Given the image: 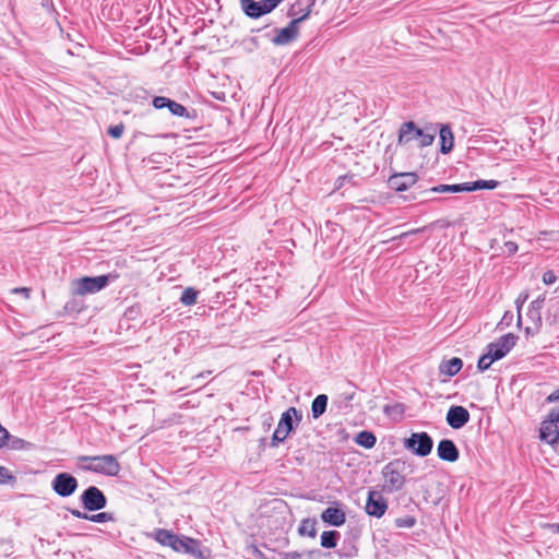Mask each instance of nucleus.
Segmentation results:
<instances>
[{
    "label": "nucleus",
    "instance_id": "obj_1",
    "mask_svg": "<svg viewBox=\"0 0 559 559\" xmlns=\"http://www.w3.org/2000/svg\"><path fill=\"white\" fill-rule=\"evenodd\" d=\"M381 473L384 478L383 491L393 493L404 488L406 477L414 473V465L405 459H395L384 465Z\"/></svg>",
    "mask_w": 559,
    "mask_h": 559
},
{
    "label": "nucleus",
    "instance_id": "obj_2",
    "mask_svg": "<svg viewBox=\"0 0 559 559\" xmlns=\"http://www.w3.org/2000/svg\"><path fill=\"white\" fill-rule=\"evenodd\" d=\"M438 127V124H429L425 128H418L414 121L403 122L399 130L397 143L407 145L416 140L419 147L430 146L435 141Z\"/></svg>",
    "mask_w": 559,
    "mask_h": 559
},
{
    "label": "nucleus",
    "instance_id": "obj_3",
    "mask_svg": "<svg viewBox=\"0 0 559 559\" xmlns=\"http://www.w3.org/2000/svg\"><path fill=\"white\" fill-rule=\"evenodd\" d=\"M78 462L81 469L106 476H117L121 469L117 457L111 454L81 455L78 457Z\"/></svg>",
    "mask_w": 559,
    "mask_h": 559
},
{
    "label": "nucleus",
    "instance_id": "obj_4",
    "mask_svg": "<svg viewBox=\"0 0 559 559\" xmlns=\"http://www.w3.org/2000/svg\"><path fill=\"white\" fill-rule=\"evenodd\" d=\"M302 419V414L299 409L292 406L285 411L277 424V427L272 436L271 447L275 448L280 443H283L288 436L295 430V427L299 425Z\"/></svg>",
    "mask_w": 559,
    "mask_h": 559
},
{
    "label": "nucleus",
    "instance_id": "obj_5",
    "mask_svg": "<svg viewBox=\"0 0 559 559\" xmlns=\"http://www.w3.org/2000/svg\"><path fill=\"white\" fill-rule=\"evenodd\" d=\"M499 186V182L497 180H477L474 182H463V183H455V185H439L435 186L429 190H423V194L427 193H444V192H451V193H459V192H472L476 190L487 189V190H493Z\"/></svg>",
    "mask_w": 559,
    "mask_h": 559
},
{
    "label": "nucleus",
    "instance_id": "obj_6",
    "mask_svg": "<svg viewBox=\"0 0 559 559\" xmlns=\"http://www.w3.org/2000/svg\"><path fill=\"white\" fill-rule=\"evenodd\" d=\"M117 276L112 274H104L99 276H84L73 281V294L84 296L87 294H96L104 289Z\"/></svg>",
    "mask_w": 559,
    "mask_h": 559
},
{
    "label": "nucleus",
    "instance_id": "obj_7",
    "mask_svg": "<svg viewBox=\"0 0 559 559\" xmlns=\"http://www.w3.org/2000/svg\"><path fill=\"white\" fill-rule=\"evenodd\" d=\"M312 5L313 2L307 7L301 16L293 19L286 27L275 29L276 35L272 43L276 46H285L294 41L299 35V24L310 15Z\"/></svg>",
    "mask_w": 559,
    "mask_h": 559
},
{
    "label": "nucleus",
    "instance_id": "obj_8",
    "mask_svg": "<svg viewBox=\"0 0 559 559\" xmlns=\"http://www.w3.org/2000/svg\"><path fill=\"white\" fill-rule=\"evenodd\" d=\"M404 447L418 456H427L431 453L433 441L427 432H413L404 440Z\"/></svg>",
    "mask_w": 559,
    "mask_h": 559
},
{
    "label": "nucleus",
    "instance_id": "obj_9",
    "mask_svg": "<svg viewBox=\"0 0 559 559\" xmlns=\"http://www.w3.org/2000/svg\"><path fill=\"white\" fill-rule=\"evenodd\" d=\"M519 337L513 333L500 336L495 342L486 346V350L491 355V360L503 358L516 344Z\"/></svg>",
    "mask_w": 559,
    "mask_h": 559
},
{
    "label": "nucleus",
    "instance_id": "obj_10",
    "mask_svg": "<svg viewBox=\"0 0 559 559\" xmlns=\"http://www.w3.org/2000/svg\"><path fill=\"white\" fill-rule=\"evenodd\" d=\"M83 508L87 511H99L107 506V498L96 486L87 487L80 497Z\"/></svg>",
    "mask_w": 559,
    "mask_h": 559
},
{
    "label": "nucleus",
    "instance_id": "obj_11",
    "mask_svg": "<svg viewBox=\"0 0 559 559\" xmlns=\"http://www.w3.org/2000/svg\"><path fill=\"white\" fill-rule=\"evenodd\" d=\"M76 478L69 473H59L52 479L51 487L53 491L60 497H70L78 489Z\"/></svg>",
    "mask_w": 559,
    "mask_h": 559
},
{
    "label": "nucleus",
    "instance_id": "obj_12",
    "mask_svg": "<svg viewBox=\"0 0 559 559\" xmlns=\"http://www.w3.org/2000/svg\"><path fill=\"white\" fill-rule=\"evenodd\" d=\"M418 181L416 173H395L388 179V186L397 192H403L415 186Z\"/></svg>",
    "mask_w": 559,
    "mask_h": 559
},
{
    "label": "nucleus",
    "instance_id": "obj_13",
    "mask_svg": "<svg viewBox=\"0 0 559 559\" xmlns=\"http://www.w3.org/2000/svg\"><path fill=\"white\" fill-rule=\"evenodd\" d=\"M365 509L368 515L380 519L388 510V502L380 492L370 490Z\"/></svg>",
    "mask_w": 559,
    "mask_h": 559
},
{
    "label": "nucleus",
    "instance_id": "obj_14",
    "mask_svg": "<svg viewBox=\"0 0 559 559\" xmlns=\"http://www.w3.org/2000/svg\"><path fill=\"white\" fill-rule=\"evenodd\" d=\"M469 413L463 406H451L447 413V423L453 429H461L469 421Z\"/></svg>",
    "mask_w": 559,
    "mask_h": 559
},
{
    "label": "nucleus",
    "instance_id": "obj_15",
    "mask_svg": "<svg viewBox=\"0 0 559 559\" xmlns=\"http://www.w3.org/2000/svg\"><path fill=\"white\" fill-rule=\"evenodd\" d=\"M555 421H557L556 418L551 417V412H549L539 429L540 439L549 444H555L559 441V431L557 430Z\"/></svg>",
    "mask_w": 559,
    "mask_h": 559
},
{
    "label": "nucleus",
    "instance_id": "obj_16",
    "mask_svg": "<svg viewBox=\"0 0 559 559\" xmlns=\"http://www.w3.org/2000/svg\"><path fill=\"white\" fill-rule=\"evenodd\" d=\"M437 454L440 460L455 462L459 460L460 452L455 443L450 439H442L437 447Z\"/></svg>",
    "mask_w": 559,
    "mask_h": 559
},
{
    "label": "nucleus",
    "instance_id": "obj_17",
    "mask_svg": "<svg viewBox=\"0 0 559 559\" xmlns=\"http://www.w3.org/2000/svg\"><path fill=\"white\" fill-rule=\"evenodd\" d=\"M321 520L329 525L340 527L346 522V513L341 507H329L321 513Z\"/></svg>",
    "mask_w": 559,
    "mask_h": 559
},
{
    "label": "nucleus",
    "instance_id": "obj_18",
    "mask_svg": "<svg viewBox=\"0 0 559 559\" xmlns=\"http://www.w3.org/2000/svg\"><path fill=\"white\" fill-rule=\"evenodd\" d=\"M544 302H545V296L540 295L530 304L528 310H527V317L534 323V325L537 330L543 324L542 309H543Z\"/></svg>",
    "mask_w": 559,
    "mask_h": 559
},
{
    "label": "nucleus",
    "instance_id": "obj_19",
    "mask_svg": "<svg viewBox=\"0 0 559 559\" xmlns=\"http://www.w3.org/2000/svg\"><path fill=\"white\" fill-rule=\"evenodd\" d=\"M439 135H440V152L442 154H448L452 151L454 145V135L452 129L449 124H440Z\"/></svg>",
    "mask_w": 559,
    "mask_h": 559
},
{
    "label": "nucleus",
    "instance_id": "obj_20",
    "mask_svg": "<svg viewBox=\"0 0 559 559\" xmlns=\"http://www.w3.org/2000/svg\"><path fill=\"white\" fill-rule=\"evenodd\" d=\"M171 548L175 551H181L185 554H194L197 549L199 548L198 540L187 537V536H179L177 535Z\"/></svg>",
    "mask_w": 559,
    "mask_h": 559
},
{
    "label": "nucleus",
    "instance_id": "obj_21",
    "mask_svg": "<svg viewBox=\"0 0 559 559\" xmlns=\"http://www.w3.org/2000/svg\"><path fill=\"white\" fill-rule=\"evenodd\" d=\"M69 512L76 519H83L95 523H105L115 521V516L110 512H99L96 514H88L76 509H69Z\"/></svg>",
    "mask_w": 559,
    "mask_h": 559
},
{
    "label": "nucleus",
    "instance_id": "obj_22",
    "mask_svg": "<svg viewBox=\"0 0 559 559\" xmlns=\"http://www.w3.org/2000/svg\"><path fill=\"white\" fill-rule=\"evenodd\" d=\"M241 10L243 13L251 19H259L265 15L264 10L262 9V4L260 0H239Z\"/></svg>",
    "mask_w": 559,
    "mask_h": 559
},
{
    "label": "nucleus",
    "instance_id": "obj_23",
    "mask_svg": "<svg viewBox=\"0 0 559 559\" xmlns=\"http://www.w3.org/2000/svg\"><path fill=\"white\" fill-rule=\"evenodd\" d=\"M463 367V361L459 357H453L449 360H444L439 366V371L442 374L453 377L460 372Z\"/></svg>",
    "mask_w": 559,
    "mask_h": 559
},
{
    "label": "nucleus",
    "instance_id": "obj_24",
    "mask_svg": "<svg viewBox=\"0 0 559 559\" xmlns=\"http://www.w3.org/2000/svg\"><path fill=\"white\" fill-rule=\"evenodd\" d=\"M328 401H329V399H328V395H325V394H319L312 401L311 414L314 419L321 417L325 413L326 406H328Z\"/></svg>",
    "mask_w": 559,
    "mask_h": 559
},
{
    "label": "nucleus",
    "instance_id": "obj_25",
    "mask_svg": "<svg viewBox=\"0 0 559 559\" xmlns=\"http://www.w3.org/2000/svg\"><path fill=\"white\" fill-rule=\"evenodd\" d=\"M298 533L301 536L314 538L317 536V520L314 518L304 519L298 527Z\"/></svg>",
    "mask_w": 559,
    "mask_h": 559
},
{
    "label": "nucleus",
    "instance_id": "obj_26",
    "mask_svg": "<svg viewBox=\"0 0 559 559\" xmlns=\"http://www.w3.org/2000/svg\"><path fill=\"white\" fill-rule=\"evenodd\" d=\"M321 556V551L319 549H311L304 552L299 551H287V552H281L280 557L281 559H316Z\"/></svg>",
    "mask_w": 559,
    "mask_h": 559
},
{
    "label": "nucleus",
    "instance_id": "obj_27",
    "mask_svg": "<svg viewBox=\"0 0 559 559\" xmlns=\"http://www.w3.org/2000/svg\"><path fill=\"white\" fill-rule=\"evenodd\" d=\"M341 534L337 531H324L321 534V546L323 548H335L337 545V542L340 540Z\"/></svg>",
    "mask_w": 559,
    "mask_h": 559
},
{
    "label": "nucleus",
    "instance_id": "obj_28",
    "mask_svg": "<svg viewBox=\"0 0 559 559\" xmlns=\"http://www.w3.org/2000/svg\"><path fill=\"white\" fill-rule=\"evenodd\" d=\"M355 441L365 449H371L374 447L377 438L371 431L362 430L357 433Z\"/></svg>",
    "mask_w": 559,
    "mask_h": 559
},
{
    "label": "nucleus",
    "instance_id": "obj_29",
    "mask_svg": "<svg viewBox=\"0 0 559 559\" xmlns=\"http://www.w3.org/2000/svg\"><path fill=\"white\" fill-rule=\"evenodd\" d=\"M383 413L386 416L395 420H399L403 417L405 413V405L403 403L386 404L383 407Z\"/></svg>",
    "mask_w": 559,
    "mask_h": 559
},
{
    "label": "nucleus",
    "instance_id": "obj_30",
    "mask_svg": "<svg viewBox=\"0 0 559 559\" xmlns=\"http://www.w3.org/2000/svg\"><path fill=\"white\" fill-rule=\"evenodd\" d=\"M176 536V534L165 528H158L155 532V539L163 546L171 547Z\"/></svg>",
    "mask_w": 559,
    "mask_h": 559
},
{
    "label": "nucleus",
    "instance_id": "obj_31",
    "mask_svg": "<svg viewBox=\"0 0 559 559\" xmlns=\"http://www.w3.org/2000/svg\"><path fill=\"white\" fill-rule=\"evenodd\" d=\"M199 292L193 287H187L183 289L180 302L185 306H192L197 302Z\"/></svg>",
    "mask_w": 559,
    "mask_h": 559
},
{
    "label": "nucleus",
    "instance_id": "obj_32",
    "mask_svg": "<svg viewBox=\"0 0 559 559\" xmlns=\"http://www.w3.org/2000/svg\"><path fill=\"white\" fill-rule=\"evenodd\" d=\"M167 109L177 117L192 118L189 110L181 104L170 99Z\"/></svg>",
    "mask_w": 559,
    "mask_h": 559
},
{
    "label": "nucleus",
    "instance_id": "obj_33",
    "mask_svg": "<svg viewBox=\"0 0 559 559\" xmlns=\"http://www.w3.org/2000/svg\"><path fill=\"white\" fill-rule=\"evenodd\" d=\"M5 447H9L12 450H29L33 448V444L24 439L10 435L8 444Z\"/></svg>",
    "mask_w": 559,
    "mask_h": 559
},
{
    "label": "nucleus",
    "instance_id": "obj_34",
    "mask_svg": "<svg viewBox=\"0 0 559 559\" xmlns=\"http://www.w3.org/2000/svg\"><path fill=\"white\" fill-rule=\"evenodd\" d=\"M16 477L4 466H0V485L13 484Z\"/></svg>",
    "mask_w": 559,
    "mask_h": 559
},
{
    "label": "nucleus",
    "instance_id": "obj_35",
    "mask_svg": "<svg viewBox=\"0 0 559 559\" xmlns=\"http://www.w3.org/2000/svg\"><path fill=\"white\" fill-rule=\"evenodd\" d=\"M496 360H491V355L486 352L484 355H481L478 359V362H477V368L480 370V371H485L487 369L490 368V366L495 362Z\"/></svg>",
    "mask_w": 559,
    "mask_h": 559
},
{
    "label": "nucleus",
    "instance_id": "obj_36",
    "mask_svg": "<svg viewBox=\"0 0 559 559\" xmlns=\"http://www.w3.org/2000/svg\"><path fill=\"white\" fill-rule=\"evenodd\" d=\"M528 293L527 292H522L519 297L516 298L515 300V305H516V310H518V325H521V322H522V318H521V310H522V307L523 305L526 302V300L528 299Z\"/></svg>",
    "mask_w": 559,
    "mask_h": 559
},
{
    "label": "nucleus",
    "instance_id": "obj_37",
    "mask_svg": "<svg viewBox=\"0 0 559 559\" xmlns=\"http://www.w3.org/2000/svg\"><path fill=\"white\" fill-rule=\"evenodd\" d=\"M416 520L414 516L407 515L404 518H397L395 520V526L400 528H411L415 525Z\"/></svg>",
    "mask_w": 559,
    "mask_h": 559
},
{
    "label": "nucleus",
    "instance_id": "obj_38",
    "mask_svg": "<svg viewBox=\"0 0 559 559\" xmlns=\"http://www.w3.org/2000/svg\"><path fill=\"white\" fill-rule=\"evenodd\" d=\"M124 132V124L118 123L115 126H110L107 130V133L114 139H120Z\"/></svg>",
    "mask_w": 559,
    "mask_h": 559
},
{
    "label": "nucleus",
    "instance_id": "obj_39",
    "mask_svg": "<svg viewBox=\"0 0 559 559\" xmlns=\"http://www.w3.org/2000/svg\"><path fill=\"white\" fill-rule=\"evenodd\" d=\"M357 554V548L353 544H344L342 548L338 550L340 557H353Z\"/></svg>",
    "mask_w": 559,
    "mask_h": 559
},
{
    "label": "nucleus",
    "instance_id": "obj_40",
    "mask_svg": "<svg viewBox=\"0 0 559 559\" xmlns=\"http://www.w3.org/2000/svg\"><path fill=\"white\" fill-rule=\"evenodd\" d=\"M284 0H260V3L262 4L264 13L267 14L272 12Z\"/></svg>",
    "mask_w": 559,
    "mask_h": 559
},
{
    "label": "nucleus",
    "instance_id": "obj_41",
    "mask_svg": "<svg viewBox=\"0 0 559 559\" xmlns=\"http://www.w3.org/2000/svg\"><path fill=\"white\" fill-rule=\"evenodd\" d=\"M169 100L170 98L165 96H155L152 100V105L155 109H164L167 108Z\"/></svg>",
    "mask_w": 559,
    "mask_h": 559
},
{
    "label": "nucleus",
    "instance_id": "obj_42",
    "mask_svg": "<svg viewBox=\"0 0 559 559\" xmlns=\"http://www.w3.org/2000/svg\"><path fill=\"white\" fill-rule=\"evenodd\" d=\"M262 418V428L264 431H269L273 425V416L270 412H266L261 415Z\"/></svg>",
    "mask_w": 559,
    "mask_h": 559
},
{
    "label": "nucleus",
    "instance_id": "obj_43",
    "mask_svg": "<svg viewBox=\"0 0 559 559\" xmlns=\"http://www.w3.org/2000/svg\"><path fill=\"white\" fill-rule=\"evenodd\" d=\"M557 281V276L556 274L554 273V271L551 270H548L546 271L544 274H543V282L544 284L546 285H552L555 284Z\"/></svg>",
    "mask_w": 559,
    "mask_h": 559
},
{
    "label": "nucleus",
    "instance_id": "obj_44",
    "mask_svg": "<svg viewBox=\"0 0 559 559\" xmlns=\"http://www.w3.org/2000/svg\"><path fill=\"white\" fill-rule=\"evenodd\" d=\"M9 437V431L0 424V449L8 444Z\"/></svg>",
    "mask_w": 559,
    "mask_h": 559
},
{
    "label": "nucleus",
    "instance_id": "obj_45",
    "mask_svg": "<svg viewBox=\"0 0 559 559\" xmlns=\"http://www.w3.org/2000/svg\"><path fill=\"white\" fill-rule=\"evenodd\" d=\"M504 247L509 254H514L518 251V245L514 241H507Z\"/></svg>",
    "mask_w": 559,
    "mask_h": 559
},
{
    "label": "nucleus",
    "instance_id": "obj_46",
    "mask_svg": "<svg viewBox=\"0 0 559 559\" xmlns=\"http://www.w3.org/2000/svg\"><path fill=\"white\" fill-rule=\"evenodd\" d=\"M548 403L559 402V388L556 389L551 394H549L546 399Z\"/></svg>",
    "mask_w": 559,
    "mask_h": 559
},
{
    "label": "nucleus",
    "instance_id": "obj_47",
    "mask_svg": "<svg viewBox=\"0 0 559 559\" xmlns=\"http://www.w3.org/2000/svg\"><path fill=\"white\" fill-rule=\"evenodd\" d=\"M512 319H513V314L510 312H506L501 320V324L509 325L511 323Z\"/></svg>",
    "mask_w": 559,
    "mask_h": 559
},
{
    "label": "nucleus",
    "instance_id": "obj_48",
    "mask_svg": "<svg viewBox=\"0 0 559 559\" xmlns=\"http://www.w3.org/2000/svg\"><path fill=\"white\" fill-rule=\"evenodd\" d=\"M416 233H417V230H411V231L402 233L400 236L392 237V239H391V240H395V239H397V238L403 239V238H406V237H408L409 235H412V234H416Z\"/></svg>",
    "mask_w": 559,
    "mask_h": 559
},
{
    "label": "nucleus",
    "instance_id": "obj_49",
    "mask_svg": "<svg viewBox=\"0 0 559 559\" xmlns=\"http://www.w3.org/2000/svg\"><path fill=\"white\" fill-rule=\"evenodd\" d=\"M550 412H551V417H555L556 420H559V408L558 407L551 408Z\"/></svg>",
    "mask_w": 559,
    "mask_h": 559
},
{
    "label": "nucleus",
    "instance_id": "obj_50",
    "mask_svg": "<svg viewBox=\"0 0 559 559\" xmlns=\"http://www.w3.org/2000/svg\"><path fill=\"white\" fill-rule=\"evenodd\" d=\"M296 5H299V2H297L296 4H294V5L292 7V9L288 11V15H289V16H295V15H296V13H295V11H294Z\"/></svg>",
    "mask_w": 559,
    "mask_h": 559
},
{
    "label": "nucleus",
    "instance_id": "obj_51",
    "mask_svg": "<svg viewBox=\"0 0 559 559\" xmlns=\"http://www.w3.org/2000/svg\"><path fill=\"white\" fill-rule=\"evenodd\" d=\"M253 554L258 557L262 556V552L257 547H253Z\"/></svg>",
    "mask_w": 559,
    "mask_h": 559
},
{
    "label": "nucleus",
    "instance_id": "obj_52",
    "mask_svg": "<svg viewBox=\"0 0 559 559\" xmlns=\"http://www.w3.org/2000/svg\"><path fill=\"white\" fill-rule=\"evenodd\" d=\"M236 430H238V431H248L249 427H247V426L246 427H238V428H236Z\"/></svg>",
    "mask_w": 559,
    "mask_h": 559
},
{
    "label": "nucleus",
    "instance_id": "obj_53",
    "mask_svg": "<svg viewBox=\"0 0 559 559\" xmlns=\"http://www.w3.org/2000/svg\"><path fill=\"white\" fill-rule=\"evenodd\" d=\"M525 333H526L527 335L533 334V332H532L531 328H528V326L525 329Z\"/></svg>",
    "mask_w": 559,
    "mask_h": 559
},
{
    "label": "nucleus",
    "instance_id": "obj_54",
    "mask_svg": "<svg viewBox=\"0 0 559 559\" xmlns=\"http://www.w3.org/2000/svg\"><path fill=\"white\" fill-rule=\"evenodd\" d=\"M406 199H407V200H416V199H417V197H416L415 194H413L412 197H407Z\"/></svg>",
    "mask_w": 559,
    "mask_h": 559
},
{
    "label": "nucleus",
    "instance_id": "obj_55",
    "mask_svg": "<svg viewBox=\"0 0 559 559\" xmlns=\"http://www.w3.org/2000/svg\"><path fill=\"white\" fill-rule=\"evenodd\" d=\"M552 307H556V309L559 310V301H556V304Z\"/></svg>",
    "mask_w": 559,
    "mask_h": 559
},
{
    "label": "nucleus",
    "instance_id": "obj_56",
    "mask_svg": "<svg viewBox=\"0 0 559 559\" xmlns=\"http://www.w3.org/2000/svg\"><path fill=\"white\" fill-rule=\"evenodd\" d=\"M556 426H557V430L559 431V420L558 421H555Z\"/></svg>",
    "mask_w": 559,
    "mask_h": 559
},
{
    "label": "nucleus",
    "instance_id": "obj_57",
    "mask_svg": "<svg viewBox=\"0 0 559 559\" xmlns=\"http://www.w3.org/2000/svg\"><path fill=\"white\" fill-rule=\"evenodd\" d=\"M554 321L557 322L559 321V318L557 316L554 317Z\"/></svg>",
    "mask_w": 559,
    "mask_h": 559
},
{
    "label": "nucleus",
    "instance_id": "obj_58",
    "mask_svg": "<svg viewBox=\"0 0 559 559\" xmlns=\"http://www.w3.org/2000/svg\"><path fill=\"white\" fill-rule=\"evenodd\" d=\"M556 532L559 533V523L556 525Z\"/></svg>",
    "mask_w": 559,
    "mask_h": 559
}]
</instances>
